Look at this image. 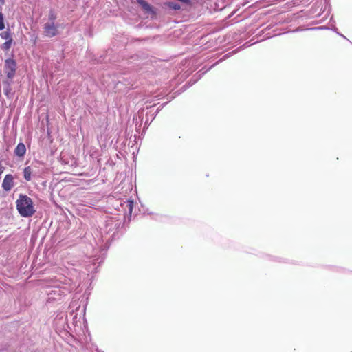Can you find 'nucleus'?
I'll list each match as a JSON object with an SVG mask.
<instances>
[{
  "instance_id": "obj_12",
  "label": "nucleus",
  "mask_w": 352,
  "mask_h": 352,
  "mask_svg": "<svg viewBox=\"0 0 352 352\" xmlns=\"http://www.w3.org/2000/svg\"><path fill=\"white\" fill-rule=\"evenodd\" d=\"M49 19L51 20V21H54L56 19V14L53 12H51L49 14Z\"/></svg>"
},
{
  "instance_id": "obj_10",
  "label": "nucleus",
  "mask_w": 352,
  "mask_h": 352,
  "mask_svg": "<svg viewBox=\"0 0 352 352\" xmlns=\"http://www.w3.org/2000/svg\"><path fill=\"white\" fill-rule=\"evenodd\" d=\"M168 6L173 10H179L180 6L176 3H168Z\"/></svg>"
},
{
  "instance_id": "obj_3",
  "label": "nucleus",
  "mask_w": 352,
  "mask_h": 352,
  "mask_svg": "<svg viewBox=\"0 0 352 352\" xmlns=\"http://www.w3.org/2000/svg\"><path fill=\"white\" fill-rule=\"evenodd\" d=\"M0 36L2 39L6 40V42L1 45V49L3 51H8L11 48L13 43V38L10 30H7L6 31L2 32L0 33Z\"/></svg>"
},
{
  "instance_id": "obj_2",
  "label": "nucleus",
  "mask_w": 352,
  "mask_h": 352,
  "mask_svg": "<svg viewBox=\"0 0 352 352\" xmlns=\"http://www.w3.org/2000/svg\"><path fill=\"white\" fill-rule=\"evenodd\" d=\"M16 71V63L14 59L8 58L5 61L4 72L7 77L12 79Z\"/></svg>"
},
{
  "instance_id": "obj_7",
  "label": "nucleus",
  "mask_w": 352,
  "mask_h": 352,
  "mask_svg": "<svg viewBox=\"0 0 352 352\" xmlns=\"http://www.w3.org/2000/svg\"><path fill=\"white\" fill-rule=\"evenodd\" d=\"M138 3L140 5H141V6L142 7V8L146 12H148V13H151L152 15L153 16H155L156 13L153 10V7L148 4L146 1H145L144 0H137Z\"/></svg>"
},
{
  "instance_id": "obj_13",
  "label": "nucleus",
  "mask_w": 352,
  "mask_h": 352,
  "mask_svg": "<svg viewBox=\"0 0 352 352\" xmlns=\"http://www.w3.org/2000/svg\"><path fill=\"white\" fill-rule=\"evenodd\" d=\"M0 2H1V3H4L5 0H0Z\"/></svg>"
},
{
  "instance_id": "obj_5",
  "label": "nucleus",
  "mask_w": 352,
  "mask_h": 352,
  "mask_svg": "<svg viewBox=\"0 0 352 352\" xmlns=\"http://www.w3.org/2000/svg\"><path fill=\"white\" fill-rule=\"evenodd\" d=\"M14 186V177L12 175L8 174L5 176L3 183L2 187L4 190L9 191L12 189Z\"/></svg>"
},
{
  "instance_id": "obj_6",
  "label": "nucleus",
  "mask_w": 352,
  "mask_h": 352,
  "mask_svg": "<svg viewBox=\"0 0 352 352\" xmlns=\"http://www.w3.org/2000/svg\"><path fill=\"white\" fill-rule=\"evenodd\" d=\"M14 155L19 157H23L26 153V147L23 143H19L14 149Z\"/></svg>"
},
{
  "instance_id": "obj_9",
  "label": "nucleus",
  "mask_w": 352,
  "mask_h": 352,
  "mask_svg": "<svg viewBox=\"0 0 352 352\" xmlns=\"http://www.w3.org/2000/svg\"><path fill=\"white\" fill-rule=\"evenodd\" d=\"M5 28V23H4V17L3 14L0 12V30H2Z\"/></svg>"
},
{
  "instance_id": "obj_11",
  "label": "nucleus",
  "mask_w": 352,
  "mask_h": 352,
  "mask_svg": "<svg viewBox=\"0 0 352 352\" xmlns=\"http://www.w3.org/2000/svg\"><path fill=\"white\" fill-rule=\"evenodd\" d=\"M126 206L128 207L129 208V211L130 213L132 212V210H133V201L131 200H127L126 201Z\"/></svg>"
},
{
  "instance_id": "obj_4",
  "label": "nucleus",
  "mask_w": 352,
  "mask_h": 352,
  "mask_svg": "<svg viewBox=\"0 0 352 352\" xmlns=\"http://www.w3.org/2000/svg\"><path fill=\"white\" fill-rule=\"evenodd\" d=\"M44 32L47 36L53 37L58 34V30L53 22L47 23L44 26Z\"/></svg>"
},
{
  "instance_id": "obj_1",
  "label": "nucleus",
  "mask_w": 352,
  "mask_h": 352,
  "mask_svg": "<svg viewBox=\"0 0 352 352\" xmlns=\"http://www.w3.org/2000/svg\"><path fill=\"white\" fill-rule=\"evenodd\" d=\"M16 206L19 213L23 217H30L36 212L32 199L25 195H19Z\"/></svg>"
},
{
  "instance_id": "obj_8",
  "label": "nucleus",
  "mask_w": 352,
  "mask_h": 352,
  "mask_svg": "<svg viewBox=\"0 0 352 352\" xmlns=\"http://www.w3.org/2000/svg\"><path fill=\"white\" fill-rule=\"evenodd\" d=\"M24 178L26 181L31 180V175H32V168L30 166H27L24 168L23 170Z\"/></svg>"
}]
</instances>
